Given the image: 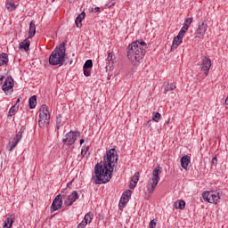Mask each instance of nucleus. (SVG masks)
<instances>
[{"label":"nucleus","instance_id":"1","mask_svg":"<svg viewBox=\"0 0 228 228\" xmlns=\"http://www.w3.org/2000/svg\"><path fill=\"white\" fill-rule=\"evenodd\" d=\"M118 162V155L117 150L112 148L107 151L106 155L103 156L102 164L97 163L94 167V180L95 184H106L111 181L113 177V170H115V165Z\"/></svg>","mask_w":228,"mask_h":228},{"label":"nucleus","instance_id":"2","mask_svg":"<svg viewBox=\"0 0 228 228\" xmlns=\"http://www.w3.org/2000/svg\"><path fill=\"white\" fill-rule=\"evenodd\" d=\"M147 43L145 41H134L127 46V58L133 65H139L147 53Z\"/></svg>","mask_w":228,"mask_h":228},{"label":"nucleus","instance_id":"3","mask_svg":"<svg viewBox=\"0 0 228 228\" xmlns=\"http://www.w3.org/2000/svg\"><path fill=\"white\" fill-rule=\"evenodd\" d=\"M65 43L62 42L51 53L49 57L50 65H64L65 63Z\"/></svg>","mask_w":228,"mask_h":228},{"label":"nucleus","instance_id":"4","mask_svg":"<svg viewBox=\"0 0 228 228\" xmlns=\"http://www.w3.org/2000/svg\"><path fill=\"white\" fill-rule=\"evenodd\" d=\"M50 122H51V115L49 114V107L44 104L41 106L39 110L38 126L39 127L44 128L45 127V126H49Z\"/></svg>","mask_w":228,"mask_h":228},{"label":"nucleus","instance_id":"5","mask_svg":"<svg viewBox=\"0 0 228 228\" xmlns=\"http://www.w3.org/2000/svg\"><path fill=\"white\" fill-rule=\"evenodd\" d=\"M26 131L25 126H21L20 131L16 132V134L12 135L9 143L7 145L8 151H12L15 147H17V144L20 140H22V134H24V132Z\"/></svg>","mask_w":228,"mask_h":228},{"label":"nucleus","instance_id":"6","mask_svg":"<svg viewBox=\"0 0 228 228\" xmlns=\"http://www.w3.org/2000/svg\"><path fill=\"white\" fill-rule=\"evenodd\" d=\"M161 167H157L152 171V177L151 181L152 183H150L148 186V191L149 193H154V191L156 190V187L158 186V183H159V174H161Z\"/></svg>","mask_w":228,"mask_h":228},{"label":"nucleus","instance_id":"7","mask_svg":"<svg viewBox=\"0 0 228 228\" xmlns=\"http://www.w3.org/2000/svg\"><path fill=\"white\" fill-rule=\"evenodd\" d=\"M202 197L209 204H218L220 202V192L205 191L202 193Z\"/></svg>","mask_w":228,"mask_h":228},{"label":"nucleus","instance_id":"8","mask_svg":"<svg viewBox=\"0 0 228 228\" xmlns=\"http://www.w3.org/2000/svg\"><path fill=\"white\" fill-rule=\"evenodd\" d=\"M63 199H65V191H61V194L54 198L50 208L51 213H54L55 211H58V209H61L63 206Z\"/></svg>","mask_w":228,"mask_h":228},{"label":"nucleus","instance_id":"9","mask_svg":"<svg viewBox=\"0 0 228 228\" xmlns=\"http://www.w3.org/2000/svg\"><path fill=\"white\" fill-rule=\"evenodd\" d=\"M77 136H79V134L77 132L69 131L68 134H66L65 138L62 140L63 143L65 145H74L76 143V141L77 140Z\"/></svg>","mask_w":228,"mask_h":228},{"label":"nucleus","instance_id":"10","mask_svg":"<svg viewBox=\"0 0 228 228\" xmlns=\"http://www.w3.org/2000/svg\"><path fill=\"white\" fill-rule=\"evenodd\" d=\"M206 31H208V23H204V21L199 22L198 28L194 33V38H200V37H204V35H206Z\"/></svg>","mask_w":228,"mask_h":228},{"label":"nucleus","instance_id":"11","mask_svg":"<svg viewBox=\"0 0 228 228\" xmlns=\"http://www.w3.org/2000/svg\"><path fill=\"white\" fill-rule=\"evenodd\" d=\"M210 69H211V59L204 56L201 63V70L202 72H204L206 77L208 76Z\"/></svg>","mask_w":228,"mask_h":228},{"label":"nucleus","instance_id":"12","mask_svg":"<svg viewBox=\"0 0 228 228\" xmlns=\"http://www.w3.org/2000/svg\"><path fill=\"white\" fill-rule=\"evenodd\" d=\"M13 77H12V76L7 77V78L4 80V85L2 86V90L4 92H10V90H12V92H13Z\"/></svg>","mask_w":228,"mask_h":228},{"label":"nucleus","instance_id":"13","mask_svg":"<svg viewBox=\"0 0 228 228\" xmlns=\"http://www.w3.org/2000/svg\"><path fill=\"white\" fill-rule=\"evenodd\" d=\"M79 199V194H77V191H73L69 196L68 199L64 201L65 206H72L76 200Z\"/></svg>","mask_w":228,"mask_h":228},{"label":"nucleus","instance_id":"14","mask_svg":"<svg viewBox=\"0 0 228 228\" xmlns=\"http://www.w3.org/2000/svg\"><path fill=\"white\" fill-rule=\"evenodd\" d=\"M92 220H94V214L89 212L85 216L84 220L77 225V228L86 227V224H91Z\"/></svg>","mask_w":228,"mask_h":228},{"label":"nucleus","instance_id":"15","mask_svg":"<svg viewBox=\"0 0 228 228\" xmlns=\"http://www.w3.org/2000/svg\"><path fill=\"white\" fill-rule=\"evenodd\" d=\"M115 63V55L112 53H108V57L106 59V70H113V65Z\"/></svg>","mask_w":228,"mask_h":228},{"label":"nucleus","instance_id":"16","mask_svg":"<svg viewBox=\"0 0 228 228\" xmlns=\"http://www.w3.org/2000/svg\"><path fill=\"white\" fill-rule=\"evenodd\" d=\"M180 163L182 168H183L184 170H188V165L191 163V158L188 155H184L183 157L181 158Z\"/></svg>","mask_w":228,"mask_h":228},{"label":"nucleus","instance_id":"17","mask_svg":"<svg viewBox=\"0 0 228 228\" xmlns=\"http://www.w3.org/2000/svg\"><path fill=\"white\" fill-rule=\"evenodd\" d=\"M181 44H183V37L181 36L177 35L173 39V45L171 46V51H175V49H177V47H179V45H181Z\"/></svg>","mask_w":228,"mask_h":228},{"label":"nucleus","instance_id":"18","mask_svg":"<svg viewBox=\"0 0 228 228\" xmlns=\"http://www.w3.org/2000/svg\"><path fill=\"white\" fill-rule=\"evenodd\" d=\"M36 33H37V26L35 25V21H30L28 38H33Z\"/></svg>","mask_w":228,"mask_h":228},{"label":"nucleus","instance_id":"19","mask_svg":"<svg viewBox=\"0 0 228 228\" xmlns=\"http://www.w3.org/2000/svg\"><path fill=\"white\" fill-rule=\"evenodd\" d=\"M29 45H31L29 39L26 38L24 41L20 43L19 47L20 49H23L26 53H28V51H29Z\"/></svg>","mask_w":228,"mask_h":228},{"label":"nucleus","instance_id":"20","mask_svg":"<svg viewBox=\"0 0 228 228\" xmlns=\"http://www.w3.org/2000/svg\"><path fill=\"white\" fill-rule=\"evenodd\" d=\"M86 17V13L85 12H82L75 20V23L77 28H81L83 22V20Z\"/></svg>","mask_w":228,"mask_h":228},{"label":"nucleus","instance_id":"21","mask_svg":"<svg viewBox=\"0 0 228 228\" xmlns=\"http://www.w3.org/2000/svg\"><path fill=\"white\" fill-rule=\"evenodd\" d=\"M13 225V216L7 217L3 224V228H12Z\"/></svg>","mask_w":228,"mask_h":228},{"label":"nucleus","instance_id":"22","mask_svg":"<svg viewBox=\"0 0 228 228\" xmlns=\"http://www.w3.org/2000/svg\"><path fill=\"white\" fill-rule=\"evenodd\" d=\"M5 5L8 12H13V10H16L17 6H19V4H15V3L11 0H6Z\"/></svg>","mask_w":228,"mask_h":228},{"label":"nucleus","instance_id":"23","mask_svg":"<svg viewBox=\"0 0 228 228\" xmlns=\"http://www.w3.org/2000/svg\"><path fill=\"white\" fill-rule=\"evenodd\" d=\"M174 208H175V209H184L186 208V202L183 200H179L175 202Z\"/></svg>","mask_w":228,"mask_h":228},{"label":"nucleus","instance_id":"24","mask_svg":"<svg viewBox=\"0 0 228 228\" xmlns=\"http://www.w3.org/2000/svg\"><path fill=\"white\" fill-rule=\"evenodd\" d=\"M8 53H0V67H2V65H6V63H8Z\"/></svg>","mask_w":228,"mask_h":228},{"label":"nucleus","instance_id":"25","mask_svg":"<svg viewBox=\"0 0 228 228\" xmlns=\"http://www.w3.org/2000/svg\"><path fill=\"white\" fill-rule=\"evenodd\" d=\"M63 126V120L61 119V115L59 114L56 118V125H55V131H60V127Z\"/></svg>","mask_w":228,"mask_h":228},{"label":"nucleus","instance_id":"26","mask_svg":"<svg viewBox=\"0 0 228 228\" xmlns=\"http://www.w3.org/2000/svg\"><path fill=\"white\" fill-rule=\"evenodd\" d=\"M29 102V109L35 110L37 108V95H33L28 100Z\"/></svg>","mask_w":228,"mask_h":228},{"label":"nucleus","instance_id":"27","mask_svg":"<svg viewBox=\"0 0 228 228\" xmlns=\"http://www.w3.org/2000/svg\"><path fill=\"white\" fill-rule=\"evenodd\" d=\"M163 86L165 92H172V90H175V86L172 83L165 82Z\"/></svg>","mask_w":228,"mask_h":228},{"label":"nucleus","instance_id":"28","mask_svg":"<svg viewBox=\"0 0 228 228\" xmlns=\"http://www.w3.org/2000/svg\"><path fill=\"white\" fill-rule=\"evenodd\" d=\"M17 110H19V106H17V104L11 107L8 112V118H10V117H13V115L17 113Z\"/></svg>","mask_w":228,"mask_h":228},{"label":"nucleus","instance_id":"29","mask_svg":"<svg viewBox=\"0 0 228 228\" xmlns=\"http://www.w3.org/2000/svg\"><path fill=\"white\" fill-rule=\"evenodd\" d=\"M129 199H131V191L130 190L125 191L121 196V200H126V202H129Z\"/></svg>","mask_w":228,"mask_h":228},{"label":"nucleus","instance_id":"30","mask_svg":"<svg viewBox=\"0 0 228 228\" xmlns=\"http://www.w3.org/2000/svg\"><path fill=\"white\" fill-rule=\"evenodd\" d=\"M191 22H193V18H187L184 20L183 23V28H187V29L190 28V26L191 25Z\"/></svg>","mask_w":228,"mask_h":228},{"label":"nucleus","instance_id":"31","mask_svg":"<svg viewBox=\"0 0 228 228\" xmlns=\"http://www.w3.org/2000/svg\"><path fill=\"white\" fill-rule=\"evenodd\" d=\"M94 67V62L92 61V60H87L84 66L83 69H92Z\"/></svg>","mask_w":228,"mask_h":228},{"label":"nucleus","instance_id":"32","mask_svg":"<svg viewBox=\"0 0 228 228\" xmlns=\"http://www.w3.org/2000/svg\"><path fill=\"white\" fill-rule=\"evenodd\" d=\"M138 181H140V173L136 172L134 176L132 177V182L134 183V184H137L138 183Z\"/></svg>","mask_w":228,"mask_h":228},{"label":"nucleus","instance_id":"33","mask_svg":"<svg viewBox=\"0 0 228 228\" xmlns=\"http://www.w3.org/2000/svg\"><path fill=\"white\" fill-rule=\"evenodd\" d=\"M126 204H127V200L120 199L119 204H118V208H119L120 211H122V209L126 208Z\"/></svg>","mask_w":228,"mask_h":228},{"label":"nucleus","instance_id":"34","mask_svg":"<svg viewBox=\"0 0 228 228\" xmlns=\"http://www.w3.org/2000/svg\"><path fill=\"white\" fill-rule=\"evenodd\" d=\"M159 118H161V114L159 112H156L152 116V120H154V122H159Z\"/></svg>","mask_w":228,"mask_h":228},{"label":"nucleus","instance_id":"35","mask_svg":"<svg viewBox=\"0 0 228 228\" xmlns=\"http://www.w3.org/2000/svg\"><path fill=\"white\" fill-rule=\"evenodd\" d=\"M188 31V28L186 27H183L181 28V30L178 33V37H181L182 38L184 37V33Z\"/></svg>","mask_w":228,"mask_h":228},{"label":"nucleus","instance_id":"36","mask_svg":"<svg viewBox=\"0 0 228 228\" xmlns=\"http://www.w3.org/2000/svg\"><path fill=\"white\" fill-rule=\"evenodd\" d=\"M84 70V76H86V77H90V75L92 74V71L88 69H83Z\"/></svg>","mask_w":228,"mask_h":228},{"label":"nucleus","instance_id":"37","mask_svg":"<svg viewBox=\"0 0 228 228\" xmlns=\"http://www.w3.org/2000/svg\"><path fill=\"white\" fill-rule=\"evenodd\" d=\"M115 4V0H110L108 4H106V6L108 8H112V6Z\"/></svg>","mask_w":228,"mask_h":228},{"label":"nucleus","instance_id":"38","mask_svg":"<svg viewBox=\"0 0 228 228\" xmlns=\"http://www.w3.org/2000/svg\"><path fill=\"white\" fill-rule=\"evenodd\" d=\"M86 152H88V147L83 148L81 151L82 158H85V154H86Z\"/></svg>","mask_w":228,"mask_h":228},{"label":"nucleus","instance_id":"39","mask_svg":"<svg viewBox=\"0 0 228 228\" xmlns=\"http://www.w3.org/2000/svg\"><path fill=\"white\" fill-rule=\"evenodd\" d=\"M156 220H151V222H150V224H149V226H150V228H156Z\"/></svg>","mask_w":228,"mask_h":228},{"label":"nucleus","instance_id":"40","mask_svg":"<svg viewBox=\"0 0 228 228\" xmlns=\"http://www.w3.org/2000/svg\"><path fill=\"white\" fill-rule=\"evenodd\" d=\"M91 12H93V13H97V12H101V7L93 8L91 10Z\"/></svg>","mask_w":228,"mask_h":228},{"label":"nucleus","instance_id":"41","mask_svg":"<svg viewBox=\"0 0 228 228\" xmlns=\"http://www.w3.org/2000/svg\"><path fill=\"white\" fill-rule=\"evenodd\" d=\"M216 163H218V159L216 157H214L212 159V165H216Z\"/></svg>","mask_w":228,"mask_h":228},{"label":"nucleus","instance_id":"42","mask_svg":"<svg viewBox=\"0 0 228 228\" xmlns=\"http://www.w3.org/2000/svg\"><path fill=\"white\" fill-rule=\"evenodd\" d=\"M131 190H134V188H136V183H130Z\"/></svg>","mask_w":228,"mask_h":228},{"label":"nucleus","instance_id":"43","mask_svg":"<svg viewBox=\"0 0 228 228\" xmlns=\"http://www.w3.org/2000/svg\"><path fill=\"white\" fill-rule=\"evenodd\" d=\"M72 183H73V181L69 182L67 183V188H70V186L72 185Z\"/></svg>","mask_w":228,"mask_h":228},{"label":"nucleus","instance_id":"44","mask_svg":"<svg viewBox=\"0 0 228 228\" xmlns=\"http://www.w3.org/2000/svg\"><path fill=\"white\" fill-rule=\"evenodd\" d=\"M20 102V98H18V99H17V102H16V103H15L16 106H19V105H17V104H19Z\"/></svg>","mask_w":228,"mask_h":228},{"label":"nucleus","instance_id":"45","mask_svg":"<svg viewBox=\"0 0 228 228\" xmlns=\"http://www.w3.org/2000/svg\"><path fill=\"white\" fill-rule=\"evenodd\" d=\"M83 143H85V139L80 140V145H83Z\"/></svg>","mask_w":228,"mask_h":228},{"label":"nucleus","instance_id":"46","mask_svg":"<svg viewBox=\"0 0 228 228\" xmlns=\"http://www.w3.org/2000/svg\"><path fill=\"white\" fill-rule=\"evenodd\" d=\"M225 104L228 106V97L225 100Z\"/></svg>","mask_w":228,"mask_h":228},{"label":"nucleus","instance_id":"47","mask_svg":"<svg viewBox=\"0 0 228 228\" xmlns=\"http://www.w3.org/2000/svg\"><path fill=\"white\" fill-rule=\"evenodd\" d=\"M3 79H4V76H2V77H0V81H3Z\"/></svg>","mask_w":228,"mask_h":228},{"label":"nucleus","instance_id":"48","mask_svg":"<svg viewBox=\"0 0 228 228\" xmlns=\"http://www.w3.org/2000/svg\"><path fill=\"white\" fill-rule=\"evenodd\" d=\"M69 63L72 64V61Z\"/></svg>","mask_w":228,"mask_h":228}]
</instances>
